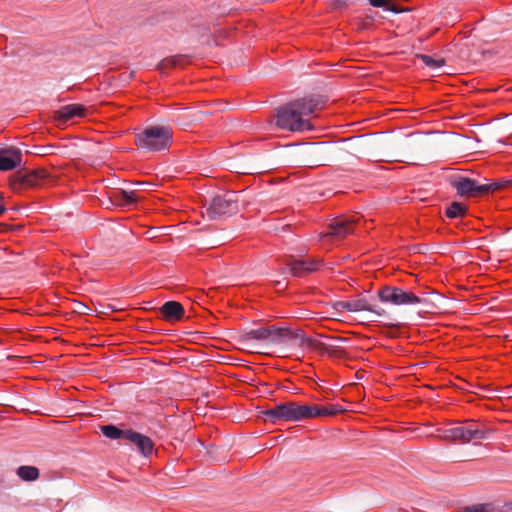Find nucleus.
<instances>
[{
    "label": "nucleus",
    "mask_w": 512,
    "mask_h": 512,
    "mask_svg": "<svg viewBox=\"0 0 512 512\" xmlns=\"http://www.w3.org/2000/svg\"><path fill=\"white\" fill-rule=\"evenodd\" d=\"M370 5L374 7H383L388 11H392L395 13H399L403 11L402 9H399L392 0H369Z\"/></svg>",
    "instance_id": "4be33fe9"
},
{
    "label": "nucleus",
    "mask_w": 512,
    "mask_h": 512,
    "mask_svg": "<svg viewBox=\"0 0 512 512\" xmlns=\"http://www.w3.org/2000/svg\"><path fill=\"white\" fill-rule=\"evenodd\" d=\"M333 308L338 313H341L344 311L349 312V300L348 301H338L333 304Z\"/></svg>",
    "instance_id": "a878e982"
},
{
    "label": "nucleus",
    "mask_w": 512,
    "mask_h": 512,
    "mask_svg": "<svg viewBox=\"0 0 512 512\" xmlns=\"http://www.w3.org/2000/svg\"><path fill=\"white\" fill-rule=\"evenodd\" d=\"M401 288L385 286L378 292L379 299L384 303L399 305Z\"/></svg>",
    "instance_id": "dca6fc26"
},
{
    "label": "nucleus",
    "mask_w": 512,
    "mask_h": 512,
    "mask_svg": "<svg viewBox=\"0 0 512 512\" xmlns=\"http://www.w3.org/2000/svg\"><path fill=\"white\" fill-rule=\"evenodd\" d=\"M136 185L137 186H143V185H145V183L137 182Z\"/></svg>",
    "instance_id": "c85d7f7f"
},
{
    "label": "nucleus",
    "mask_w": 512,
    "mask_h": 512,
    "mask_svg": "<svg viewBox=\"0 0 512 512\" xmlns=\"http://www.w3.org/2000/svg\"><path fill=\"white\" fill-rule=\"evenodd\" d=\"M161 312L166 320H180L184 315V308L179 302L168 301L162 306Z\"/></svg>",
    "instance_id": "ddd939ff"
},
{
    "label": "nucleus",
    "mask_w": 512,
    "mask_h": 512,
    "mask_svg": "<svg viewBox=\"0 0 512 512\" xmlns=\"http://www.w3.org/2000/svg\"><path fill=\"white\" fill-rule=\"evenodd\" d=\"M453 187L462 197H478L497 190L499 188V184H480L470 178L460 177L458 180L453 182Z\"/></svg>",
    "instance_id": "423d86ee"
},
{
    "label": "nucleus",
    "mask_w": 512,
    "mask_h": 512,
    "mask_svg": "<svg viewBox=\"0 0 512 512\" xmlns=\"http://www.w3.org/2000/svg\"><path fill=\"white\" fill-rule=\"evenodd\" d=\"M172 140V132L168 127L152 126L144 129L136 136V144L139 148L148 151H162L167 149Z\"/></svg>",
    "instance_id": "7ed1b4c3"
},
{
    "label": "nucleus",
    "mask_w": 512,
    "mask_h": 512,
    "mask_svg": "<svg viewBox=\"0 0 512 512\" xmlns=\"http://www.w3.org/2000/svg\"><path fill=\"white\" fill-rule=\"evenodd\" d=\"M239 194L235 191L226 192L213 198L207 208V215L210 219H215L223 215L235 213L239 209Z\"/></svg>",
    "instance_id": "39448f33"
},
{
    "label": "nucleus",
    "mask_w": 512,
    "mask_h": 512,
    "mask_svg": "<svg viewBox=\"0 0 512 512\" xmlns=\"http://www.w3.org/2000/svg\"><path fill=\"white\" fill-rule=\"evenodd\" d=\"M422 302V299L410 291L401 289L399 305H416Z\"/></svg>",
    "instance_id": "412c9836"
},
{
    "label": "nucleus",
    "mask_w": 512,
    "mask_h": 512,
    "mask_svg": "<svg viewBox=\"0 0 512 512\" xmlns=\"http://www.w3.org/2000/svg\"><path fill=\"white\" fill-rule=\"evenodd\" d=\"M5 211L4 204H3V198L0 195V215Z\"/></svg>",
    "instance_id": "bb28decb"
},
{
    "label": "nucleus",
    "mask_w": 512,
    "mask_h": 512,
    "mask_svg": "<svg viewBox=\"0 0 512 512\" xmlns=\"http://www.w3.org/2000/svg\"><path fill=\"white\" fill-rule=\"evenodd\" d=\"M165 62L167 63L166 65H168V64L175 65L176 64L175 59H169V60H166Z\"/></svg>",
    "instance_id": "cd10ccee"
},
{
    "label": "nucleus",
    "mask_w": 512,
    "mask_h": 512,
    "mask_svg": "<svg viewBox=\"0 0 512 512\" xmlns=\"http://www.w3.org/2000/svg\"><path fill=\"white\" fill-rule=\"evenodd\" d=\"M101 431L102 433L107 437V438H110V439H126L127 440V435L126 433L129 432V430H121L119 428H117L116 426H113V425H105V426H102L101 427Z\"/></svg>",
    "instance_id": "a211bd4d"
},
{
    "label": "nucleus",
    "mask_w": 512,
    "mask_h": 512,
    "mask_svg": "<svg viewBox=\"0 0 512 512\" xmlns=\"http://www.w3.org/2000/svg\"><path fill=\"white\" fill-rule=\"evenodd\" d=\"M361 311H368L376 314L377 316H382L385 313L383 309H375L364 297L349 300V312Z\"/></svg>",
    "instance_id": "2eb2a0df"
},
{
    "label": "nucleus",
    "mask_w": 512,
    "mask_h": 512,
    "mask_svg": "<svg viewBox=\"0 0 512 512\" xmlns=\"http://www.w3.org/2000/svg\"><path fill=\"white\" fill-rule=\"evenodd\" d=\"M338 4H339V5H342L341 0H338V1H337V5H338Z\"/></svg>",
    "instance_id": "c756f323"
},
{
    "label": "nucleus",
    "mask_w": 512,
    "mask_h": 512,
    "mask_svg": "<svg viewBox=\"0 0 512 512\" xmlns=\"http://www.w3.org/2000/svg\"><path fill=\"white\" fill-rule=\"evenodd\" d=\"M250 337L252 339L257 340H270V327L269 328H262L253 330L249 333Z\"/></svg>",
    "instance_id": "393cba45"
},
{
    "label": "nucleus",
    "mask_w": 512,
    "mask_h": 512,
    "mask_svg": "<svg viewBox=\"0 0 512 512\" xmlns=\"http://www.w3.org/2000/svg\"><path fill=\"white\" fill-rule=\"evenodd\" d=\"M338 410L334 407H320L318 405H300L288 401L276 405L264 414L272 422L278 420L298 422L305 419L335 415Z\"/></svg>",
    "instance_id": "f03ea898"
},
{
    "label": "nucleus",
    "mask_w": 512,
    "mask_h": 512,
    "mask_svg": "<svg viewBox=\"0 0 512 512\" xmlns=\"http://www.w3.org/2000/svg\"><path fill=\"white\" fill-rule=\"evenodd\" d=\"M494 508L491 504L477 503L465 507L461 512H493Z\"/></svg>",
    "instance_id": "5701e85b"
},
{
    "label": "nucleus",
    "mask_w": 512,
    "mask_h": 512,
    "mask_svg": "<svg viewBox=\"0 0 512 512\" xmlns=\"http://www.w3.org/2000/svg\"><path fill=\"white\" fill-rule=\"evenodd\" d=\"M420 58L426 66H428L432 69H438L444 65L443 59H434L428 55H421Z\"/></svg>",
    "instance_id": "b1692460"
},
{
    "label": "nucleus",
    "mask_w": 512,
    "mask_h": 512,
    "mask_svg": "<svg viewBox=\"0 0 512 512\" xmlns=\"http://www.w3.org/2000/svg\"><path fill=\"white\" fill-rule=\"evenodd\" d=\"M17 475L24 481H34L39 477V470L34 466H20Z\"/></svg>",
    "instance_id": "6ab92c4d"
},
{
    "label": "nucleus",
    "mask_w": 512,
    "mask_h": 512,
    "mask_svg": "<svg viewBox=\"0 0 512 512\" xmlns=\"http://www.w3.org/2000/svg\"><path fill=\"white\" fill-rule=\"evenodd\" d=\"M86 116V108L80 104H69L56 113V121L58 125H64L66 122L74 118H82Z\"/></svg>",
    "instance_id": "9b49d317"
},
{
    "label": "nucleus",
    "mask_w": 512,
    "mask_h": 512,
    "mask_svg": "<svg viewBox=\"0 0 512 512\" xmlns=\"http://www.w3.org/2000/svg\"><path fill=\"white\" fill-rule=\"evenodd\" d=\"M467 207L460 202H453L446 210V215L449 218L462 217L466 214Z\"/></svg>",
    "instance_id": "aec40b11"
},
{
    "label": "nucleus",
    "mask_w": 512,
    "mask_h": 512,
    "mask_svg": "<svg viewBox=\"0 0 512 512\" xmlns=\"http://www.w3.org/2000/svg\"><path fill=\"white\" fill-rule=\"evenodd\" d=\"M358 221V219L355 216L351 217H343L338 218L334 220L329 225V231L323 235H321L320 240L325 241H333V240H340L347 235L353 233L354 231V225Z\"/></svg>",
    "instance_id": "0eeeda50"
},
{
    "label": "nucleus",
    "mask_w": 512,
    "mask_h": 512,
    "mask_svg": "<svg viewBox=\"0 0 512 512\" xmlns=\"http://www.w3.org/2000/svg\"><path fill=\"white\" fill-rule=\"evenodd\" d=\"M438 438L448 441L469 442L471 440H480L487 437V431L479 428L474 423L465 426H455L439 431Z\"/></svg>",
    "instance_id": "20e7f679"
},
{
    "label": "nucleus",
    "mask_w": 512,
    "mask_h": 512,
    "mask_svg": "<svg viewBox=\"0 0 512 512\" xmlns=\"http://www.w3.org/2000/svg\"><path fill=\"white\" fill-rule=\"evenodd\" d=\"M326 148L321 143L309 144L302 151L303 159L300 160V164L308 167L325 165L326 161H328Z\"/></svg>",
    "instance_id": "6e6552de"
},
{
    "label": "nucleus",
    "mask_w": 512,
    "mask_h": 512,
    "mask_svg": "<svg viewBox=\"0 0 512 512\" xmlns=\"http://www.w3.org/2000/svg\"><path fill=\"white\" fill-rule=\"evenodd\" d=\"M21 151L10 147L0 150V171H9L21 164Z\"/></svg>",
    "instance_id": "9d476101"
},
{
    "label": "nucleus",
    "mask_w": 512,
    "mask_h": 512,
    "mask_svg": "<svg viewBox=\"0 0 512 512\" xmlns=\"http://www.w3.org/2000/svg\"><path fill=\"white\" fill-rule=\"evenodd\" d=\"M318 266L319 261L316 260H295L290 264V271L295 276H302L317 270Z\"/></svg>",
    "instance_id": "4468645a"
},
{
    "label": "nucleus",
    "mask_w": 512,
    "mask_h": 512,
    "mask_svg": "<svg viewBox=\"0 0 512 512\" xmlns=\"http://www.w3.org/2000/svg\"><path fill=\"white\" fill-rule=\"evenodd\" d=\"M126 435L127 440L133 443L142 455L147 457L153 453L154 444L149 437L133 430H129Z\"/></svg>",
    "instance_id": "f8f14e48"
},
{
    "label": "nucleus",
    "mask_w": 512,
    "mask_h": 512,
    "mask_svg": "<svg viewBox=\"0 0 512 512\" xmlns=\"http://www.w3.org/2000/svg\"><path fill=\"white\" fill-rule=\"evenodd\" d=\"M138 190L125 191L121 190L115 194V199L120 205H129L136 203L139 199L137 195Z\"/></svg>",
    "instance_id": "f3484780"
},
{
    "label": "nucleus",
    "mask_w": 512,
    "mask_h": 512,
    "mask_svg": "<svg viewBox=\"0 0 512 512\" xmlns=\"http://www.w3.org/2000/svg\"><path fill=\"white\" fill-rule=\"evenodd\" d=\"M270 340L273 343L292 342L295 345L303 346L309 340L299 332H293L288 328L270 327Z\"/></svg>",
    "instance_id": "1a4fd4ad"
},
{
    "label": "nucleus",
    "mask_w": 512,
    "mask_h": 512,
    "mask_svg": "<svg viewBox=\"0 0 512 512\" xmlns=\"http://www.w3.org/2000/svg\"><path fill=\"white\" fill-rule=\"evenodd\" d=\"M318 102L313 99H299L290 102L276 111V125L292 132H305L313 129L311 115Z\"/></svg>",
    "instance_id": "f257e3e1"
}]
</instances>
